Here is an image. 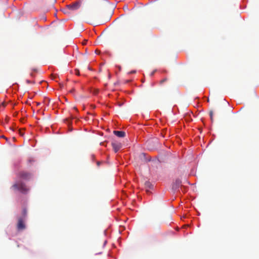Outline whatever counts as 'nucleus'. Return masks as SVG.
Listing matches in <instances>:
<instances>
[{"label": "nucleus", "mask_w": 259, "mask_h": 259, "mask_svg": "<svg viewBox=\"0 0 259 259\" xmlns=\"http://www.w3.org/2000/svg\"><path fill=\"white\" fill-rule=\"evenodd\" d=\"M123 9H124V10H128L127 6H124V7H123Z\"/></svg>", "instance_id": "nucleus-17"}, {"label": "nucleus", "mask_w": 259, "mask_h": 259, "mask_svg": "<svg viewBox=\"0 0 259 259\" xmlns=\"http://www.w3.org/2000/svg\"><path fill=\"white\" fill-rule=\"evenodd\" d=\"M182 182L179 179H177L173 183L172 185V189L174 191H177L179 189L180 187L181 186Z\"/></svg>", "instance_id": "nucleus-4"}, {"label": "nucleus", "mask_w": 259, "mask_h": 259, "mask_svg": "<svg viewBox=\"0 0 259 259\" xmlns=\"http://www.w3.org/2000/svg\"><path fill=\"white\" fill-rule=\"evenodd\" d=\"M32 71H34V72H36L37 71V69H33Z\"/></svg>", "instance_id": "nucleus-18"}, {"label": "nucleus", "mask_w": 259, "mask_h": 259, "mask_svg": "<svg viewBox=\"0 0 259 259\" xmlns=\"http://www.w3.org/2000/svg\"><path fill=\"white\" fill-rule=\"evenodd\" d=\"M25 219L22 217H19L18 218V223L17 225V228L18 230L21 231L25 229L26 226L25 224Z\"/></svg>", "instance_id": "nucleus-3"}, {"label": "nucleus", "mask_w": 259, "mask_h": 259, "mask_svg": "<svg viewBox=\"0 0 259 259\" xmlns=\"http://www.w3.org/2000/svg\"><path fill=\"white\" fill-rule=\"evenodd\" d=\"M30 75L31 76H33V73H32V72H31V73L30 74Z\"/></svg>", "instance_id": "nucleus-19"}, {"label": "nucleus", "mask_w": 259, "mask_h": 259, "mask_svg": "<svg viewBox=\"0 0 259 259\" xmlns=\"http://www.w3.org/2000/svg\"><path fill=\"white\" fill-rule=\"evenodd\" d=\"M213 111H210L209 112V115H210V119H211V121L213 120Z\"/></svg>", "instance_id": "nucleus-10"}, {"label": "nucleus", "mask_w": 259, "mask_h": 259, "mask_svg": "<svg viewBox=\"0 0 259 259\" xmlns=\"http://www.w3.org/2000/svg\"><path fill=\"white\" fill-rule=\"evenodd\" d=\"M81 6L80 1H76L69 5H66V8L63 9L62 11L64 14H70L71 11H73L78 9Z\"/></svg>", "instance_id": "nucleus-1"}, {"label": "nucleus", "mask_w": 259, "mask_h": 259, "mask_svg": "<svg viewBox=\"0 0 259 259\" xmlns=\"http://www.w3.org/2000/svg\"><path fill=\"white\" fill-rule=\"evenodd\" d=\"M66 120L68 121V123H69L70 121L68 119H66Z\"/></svg>", "instance_id": "nucleus-20"}, {"label": "nucleus", "mask_w": 259, "mask_h": 259, "mask_svg": "<svg viewBox=\"0 0 259 259\" xmlns=\"http://www.w3.org/2000/svg\"><path fill=\"white\" fill-rule=\"evenodd\" d=\"M13 187L22 193H26L28 190L25 185L21 182H19L14 184Z\"/></svg>", "instance_id": "nucleus-2"}, {"label": "nucleus", "mask_w": 259, "mask_h": 259, "mask_svg": "<svg viewBox=\"0 0 259 259\" xmlns=\"http://www.w3.org/2000/svg\"><path fill=\"white\" fill-rule=\"evenodd\" d=\"M97 164H98V165H99L100 164L99 162H98Z\"/></svg>", "instance_id": "nucleus-22"}, {"label": "nucleus", "mask_w": 259, "mask_h": 259, "mask_svg": "<svg viewBox=\"0 0 259 259\" xmlns=\"http://www.w3.org/2000/svg\"><path fill=\"white\" fill-rule=\"evenodd\" d=\"M20 177L24 180H28L31 178V175L28 172L22 171L20 173Z\"/></svg>", "instance_id": "nucleus-6"}, {"label": "nucleus", "mask_w": 259, "mask_h": 259, "mask_svg": "<svg viewBox=\"0 0 259 259\" xmlns=\"http://www.w3.org/2000/svg\"><path fill=\"white\" fill-rule=\"evenodd\" d=\"M39 104H40V103H37V105H39Z\"/></svg>", "instance_id": "nucleus-21"}, {"label": "nucleus", "mask_w": 259, "mask_h": 259, "mask_svg": "<svg viewBox=\"0 0 259 259\" xmlns=\"http://www.w3.org/2000/svg\"><path fill=\"white\" fill-rule=\"evenodd\" d=\"M167 79L166 78H164V79H163L161 80L160 81V84H163L164 82H165L166 81H167Z\"/></svg>", "instance_id": "nucleus-12"}, {"label": "nucleus", "mask_w": 259, "mask_h": 259, "mask_svg": "<svg viewBox=\"0 0 259 259\" xmlns=\"http://www.w3.org/2000/svg\"><path fill=\"white\" fill-rule=\"evenodd\" d=\"M76 71V74L77 75H79V71L78 70H75Z\"/></svg>", "instance_id": "nucleus-16"}, {"label": "nucleus", "mask_w": 259, "mask_h": 259, "mask_svg": "<svg viewBox=\"0 0 259 259\" xmlns=\"http://www.w3.org/2000/svg\"><path fill=\"white\" fill-rule=\"evenodd\" d=\"M27 215V210L26 208H24L22 212V216L21 217L25 219Z\"/></svg>", "instance_id": "nucleus-8"}, {"label": "nucleus", "mask_w": 259, "mask_h": 259, "mask_svg": "<svg viewBox=\"0 0 259 259\" xmlns=\"http://www.w3.org/2000/svg\"><path fill=\"white\" fill-rule=\"evenodd\" d=\"M87 40H84V41H83V42H82V44H83V45H86V44H87Z\"/></svg>", "instance_id": "nucleus-14"}, {"label": "nucleus", "mask_w": 259, "mask_h": 259, "mask_svg": "<svg viewBox=\"0 0 259 259\" xmlns=\"http://www.w3.org/2000/svg\"><path fill=\"white\" fill-rule=\"evenodd\" d=\"M113 133L119 138H123L125 136V133L123 131H114Z\"/></svg>", "instance_id": "nucleus-7"}, {"label": "nucleus", "mask_w": 259, "mask_h": 259, "mask_svg": "<svg viewBox=\"0 0 259 259\" xmlns=\"http://www.w3.org/2000/svg\"><path fill=\"white\" fill-rule=\"evenodd\" d=\"M2 106H3V107H5L6 106V103L5 102L2 103Z\"/></svg>", "instance_id": "nucleus-15"}, {"label": "nucleus", "mask_w": 259, "mask_h": 259, "mask_svg": "<svg viewBox=\"0 0 259 259\" xmlns=\"http://www.w3.org/2000/svg\"><path fill=\"white\" fill-rule=\"evenodd\" d=\"M27 82L28 83H29V80H27Z\"/></svg>", "instance_id": "nucleus-23"}, {"label": "nucleus", "mask_w": 259, "mask_h": 259, "mask_svg": "<svg viewBox=\"0 0 259 259\" xmlns=\"http://www.w3.org/2000/svg\"><path fill=\"white\" fill-rule=\"evenodd\" d=\"M111 145L115 152H117L121 148V144L120 143L114 141L112 142Z\"/></svg>", "instance_id": "nucleus-5"}, {"label": "nucleus", "mask_w": 259, "mask_h": 259, "mask_svg": "<svg viewBox=\"0 0 259 259\" xmlns=\"http://www.w3.org/2000/svg\"><path fill=\"white\" fill-rule=\"evenodd\" d=\"M145 185L147 187H150L151 184H150V183L149 182H147L145 183Z\"/></svg>", "instance_id": "nucleus-13"}, {"label": "nucleus", "mask_w": 259, "mask_h": 259, "mask_svg": "<svg viewBox=\"0 0 259 259\" xmlns=\"http://www.w3.org/2000/svg\"><path fill=\"white\" fill-rule=\"evenodd\" d=\"M99 93V90L98 89H94L93 91H92V93L95 95H96L98 94Z\"/></svg>", "instance_id": "nucleus-9"}, {"label": "nucleus", "mask_w": 259, "mask_h": 259, "mask_svg": "<svg viewBox=\"0 0 259 259\" xmlns=\"http://www.w3.org/2000/svg\"><path fill=\"white\" fill-rule=\"evenodd\" d=\"M106 6L107 7H108H108H111L110 8H111V9H112L114 7V6L113 5H110L109 3H107V5H106Z\"/></svg>", "instance_id": "nucleus-11"}]
</instances>
